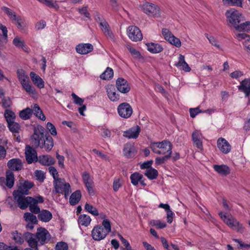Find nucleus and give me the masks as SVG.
Instances as JSON below:
<instances>
[{
    "label": "nucleus",
    "mask_w": 250,
    "mask_h": 250,
    "mask_svg": "<svg viewBox=\"0 0 250 250\" xmlns=\"http://www.w3.org/2000/svg\"><path fill=\"white\" fill-rule=\"evenodd\" d=\"M150 148L155 153L159 155H169L172 153V145L169 141L164 140L161 142L152 143Z\"/></svg>",
    "instance_id": "obj_1"
},
{
    "label": "nucleus",
    "mask_w": 250,
    "mask_h": 250,
    "mask_svg": "<svg viewBox=\"0 0 250 250\" xmlns=\"http://www.w3.org/2000/svg\"><path fill=\"white\" fill-rule=\"evenodd\" d=\"M53 185L54 187L53 192L55 193H64L66 198L71 192L70 184L66 183L64 179L59 178L54 180Z\"/></svg>",
    "instance_id": "obj_2"
},
{
    "label": "nucleus",
    "mask_w": 250,
    "mask_h": 250,
    "mask_svg": "<svg viewBox=\"0 0 250 250\" xmlns=\"http://www.w3.org/2000/svg\"><path fill=\"white\" fill-rule=\"evenodd\" d=\"M219 214L224 222L231 229L238 232H242L243 231L244 228L242 225L232 216H227L226 214H223L222 212H220Z\"/></svg>",
    "instance_id": "obj_3"
},
{
    "label": "nucleus",
    "mask_w": 250,
    "mask_h": 250,
    "mask_svg": "<svg viewBox=\"0 0 250 250\" xmlns=\"http://www.w3.org/2000/svg\"><path fill=\"white\" fill-rule=\"evenodd\" d=\"M226 16L227 21L233 26L234 28L241 21H244L242 14L238 10L233 8L226 11Z\"/></svg>",
    "instance_id": "obj_4"
},
{
    "label": "nucleus",
    "mask_w": 250,
    "mask_h": 250,
    "mask_svg": "<svg viewBox=\"0 0 250 250\" xmlns=\"http://www.w3.org/2000/svg\"><path fill=\"white\" fill-rule=\"evenodd\" d=\"M44 130V128L42 126L35 128L34 133L31 137V144L33 146L36 147L42 146L43 141L45 137Z\"/></svg>",
    "instance_id": "obj_5"
},
{
    "label": "nucleus",
    "mask_w": 250,
    "mask_h": 250,
    "mask_svg": "<svg viewBox=\"0 0 250 250\" xmlns=\"http://www.w3.org/2000/svg\"><path fill=\"white\" fill-rule=\"evenodd\" d=\"M13 195L14 199L17 201L19 207L21 209L26 208L33 201L32 197H25L24 195L20 194L19 192H13Z\"/></svg>",
    "instance_id": "obj_6"
},
{
    "label": "nucleus",
    "mask_w": 250,
    "mask_h": 250,
    "mask_svg": "<svg viewBox=\"0 0 250 250\" xmlns=\"http://www.w3.org/2000/svg\"><path fill=\"white\" fill-rule=\"evenodd\" d=\"M141 7L143 12L149 16L157 17L160 15V8L153 3L146 2Z\"/></svg>",
    "instance_id": "obj_7"
},
{
    "label": "nucleus",
    "mask_w": 250,
    "mask_h": 250,
    "mask_svg": "<svg viewBox=\"0 0 250 250\" xmlns=\"http://www.w3.org/2000/svg\"><path fill=\"white\" fill-rule=\"evenodd\" d=\"M129 38L133 42L141 41L143 35L139 28L136 26H129L127 30Z\"/></svg>",
    "instance_id": "obj_8"
},
{
    "label": "nucleus",
    "mask_w": 250,
    "mask_h": 250,
    "mask_svg": "<svg viewBox=\"0 0 250 250\" xmlns=\"http://www.w3.org/2000/svg\"><path fill=\"white\" fill-rule=\"evenodd\" d=\"M117 110L119 115L122 118H128L132 114V108L127 103H123L119 105Z\"/></svg>",
    "instance_id": "obj_9"
},
{
    "label": "nucleus",
    "mask_w": 250,
    "mask_h": 250,
    "mask_svg": "<svg viewBox=\"0 0 250 250\" xmlns=\"http://www.w3.org/2000/svg\"><path fill=\"white\" fill-rule=\"evenodd\" d=\"M1 9L9 16L18 28H21L22 27V20L20 17L17 16L15 12L6 7H2Z\"/></svg>",
    "instance_id": "obj_10"
},
{
    "label": "nucleus",
    "mask_w": 250,
    "mask_h": 250,
    "mask_svg": "<svg viewBox=\"0 0 250 250\" xmlns=\"http://www.w3.org/2000/svg\"><path fill=\"white\" fill-rule=\"evenodd\" d=\"M25 154L26 161L28 164L37 161L38 158L37 152L34 148L29 145H26L25 146Z\"/></svg>",
    "instance_id": "obj_11"
},
{
    "label": "nucleus",
    "mask_w": 250,
    "mask_h": 250,
    "mask_svg": "<svg viewBox=\"0 0 250 250\" xmlns=\"http://www.w3.org/2000/svg\"><path fill=\"white\" fill-rule=\"evenodd\" d=\"M108 233L104 230L103 226H95L92 231V236L95 240L100 241L104 238Z\"/></svg>",
    "instance_id": "obj_12"
},
{
    "label": "nucleus",
    "mask_w": 250,
    "mask_h": 250,
    "mask_svg": "<svg viewBox=\"0 0 250 250\" xmlns=\"http://www.w3.org/2000/svg\"><path fill=\"white\" fill-rule=\"evenodd\" d=\"M83 183L87 188L88 193L90 195H93L94 191L93 189V178L90 176L89 173L84 172L82 175Z\"/></svg>",
    "instance_id": "obj_13"
},
{
    "label": "nucleus",
    "mask_w": 250,
    "mask_h": 250,
    "mask_svg": "<svg viewBox=\"0 0 250 250\" xmlns=\"http://www.w3.org/2000/svg\"><path fill=\"white\" fill-rule=\"evenodd\" d=\"M116 85L118 90L122 93H126L130 89L127 81L122 78H119L116 80Z\"/></svg>",
    "instance_id": "obj_14"
},
{
    "label": "nucleus",
    "mask_w": 250,
    "mask_h": 250,
    "mask_svg": "<svg viewBox=\"0 0 250 250\" xmlns=\"http://www.w3.org/2000/svg\"><path fill=\"white\" fill-rule=\"evenodd\" d=\"M36 236L40 243L42 245L50 239L48 231L43 228H40L37 230Z\"/></svg>",
    "instance_id": "obj_15"
},
{
    "label": "nucleus",
    "mask_w": 250,
    "mask_h": 250,
    "mask_svg": "<svg viewBox=\"0 0 250 250\" xmlns=\"http://www.w3.org/2000/svg\"><path fill=\"white\" fill-rule=\"evenodd\" d=\"M217 145L219 150L224 154H228L231 150V146L229 143L223 138H219L217 140Z\"/></svg>",
    "instance_id": "obj_16"
},
{
    "label": "nucleus",
    "mask_w": 250,
    "mask_h": 250,
    "mask_svg": "<svg viewBox=\"0 0 250 250\" xmlns=\"http://www.w3.org/2000/svg\"><path fill=\"white\" fill-rule=\"evenodd\" d=\"M141 131L140 127L138 125L133 126L123 132V136L128 139H136Z\"/></svg>",
    "instance_id": "obj_17"
},
{
    "label": "nucleus",
    "mask_w": 250,
    "mask_h": 250,
    "mask_svg": "<svg viewBox=\"0 0 250 250\" xmlns=\"http://www.w3.org/2000/svg\"><path fill=\"white\" fill-rule=\"evenodd\" d=\"M7 166L11 171H20L22 168L21 161L19 159H12L8 161Z\"/></svg>",
    "instance_id": "obj_18"
},
{
    "label": "nucleus",
    "mask_w": 250,
    "mask_h": 250,
    "mask_svg": "<svg viewBox=\"0 0 250 250\" xmlns=\"http://www.w3.org/2000/svg\"><path fill=\"white\" fill-rule=\"evenodd\" d=\"M93 49V45L90 43H81L76 47L77 52L80 54H86L91 52Z\"/></svg>",
    "instance_id": "obj_19"
},
{
    "label": "nucleus",
    "mask_w": 250,
    "mask_h": 250,
    "mask_svg": "<svg viewBox=\"0 0 250 250\" xmlns=\"http://www.w3.org/2000/svg\"><path fill=\"white\" fill-rule=\"evenodd\" d=\"M109 99L112 102H117L120 99V95L116 93L113 85L109 84L105 87Z\"/></svg>",
    "instance_id": "obj_20"
},
{
    "label": "nucleus",
    "mask_w": 250,
    "mask_h": 250,
    "mask_svg": "<svg viewBox=\"0 0 250 250\" xmlns=\"http://www.w3.org/2000/svg\"><path fill=\"white\" fill-rule=\"evenodd\" d=\"M33 186V184L32 182L28 181H24L23 183H21L19 186L18 190H15L14 192H19L20 194L27 195L28 194L29 190Z\"/></svg>",
    "instance_id": "obj_21"
},
{
    "label": "nucleus",
    "mask_w": 250,
    "mask_h": 250,
    "mask_svg": "<svg viewBox=\"0 0 250 250\" xmlns=\"http://www.w3.org/2000/svg\"><path fill=\"white\" fill-rule=\"evenodd\" d=\"M123 152L126 158H129L134 156L136 153V149L134 144L126 143L124 147Z\"/></svg>",
    "instance_id": "obj_22"
},
{
    "label": "nucleus",
    "mask_w": 250,
    "mask_h": 250,
    "mask_svg": "<svg viewBox=\"0 0 250 250\" xmlns=\"http://www.w3.org/2000/svg\"><path fill=\"white\" fill-rule=\"evenodd\" d=\"M238 89L245 94L246 97H249L250 94V78L245 79L240 83L238 86Z\"/></svg>",
    "instance_id": "obj_23"
},
{
    "label": "nucleus",
    "mask_w": 250,
    "mask_h": 250,
    "mask_svg": "<svg viewBox=\"0 0 250 250\" xmlns=\"http://www.w3.org/2000/svg\"><path fill=\"white\" fill-rule=\"evenodd\" d=\"M24 238L27 242L30 247L34 250H38L37 243L38 241L34 237V235L30 232H25L24 233Z\"/></svg>",
    "instance_id": "obj_24"
},
{
    "label": "nucleus",
    "mask_w": 250,
    "mask_h": 250,
    "mask_svg": "<svg viewBox=\"0 0 250 250\" xmlns=\"http://www.w3.org/2000/svg\"><path fill=\"white\" fill-rule=\"evenodd\" d=\"M37 161L42 165L46 166L53 165L56 162L54 158L48 155L40 156Z\"/></svg>",
    "instance_id": "obj_25"
},
{
    "label": "nucleus",
    "mask_w": 250,
    "mask_h": 250,
    "mask_svg": "<svg viewBox=\"0 0 250 250\" xmlns=\"http://www.w3.org/2000/svg\"><path fill=\"white\" fill-rule=\"evenodd\" d=\"M54 146L53 138L49 135H45L42 143V146H40L41 148H44L46 151H50Z\"/></svg>",
    "instance_id": "obj_26"
},
{
    "label": "nucleus",
    "mask_w": 250,
    "mask_h": 250,
    "mask_svg": "<svg viewBox=\"0 0 250 250\" xmlns=\"http://www.w3.org/2000/svg\"><path fill=\"white\" fill-rule=\"evenodd\" d=\"M175 66L185 72H190L191 70V68L185 60L184 56L182 54L179 55L178 62L175 64Z\"/></svg>",
    "instance_id": "obj_27"
},
{
    "label": "nucleus",
    "mask_w": 250,
    "mask_h": 250,
    "mask_svg": "<svg viewBox=\"0 0 250 250\" xmlns=\"http://www.w3.org/2000/svg\"><path fill=\"white\" fill-rule=\"evenodd\" d=\"M30 78L33 83L40 89L44 87V83L43 80L35 72H31L30 73Z\"/></svg>",
    "instance_id": "obj_28"
},
{
    "label": "nucleus",
    "mask_w": 250,
    "mask_h": 250,
    "mask_svg": "<svg viewBox=\"0 0 250 250\" xmlns=\"http://www.w3.org/2000/svg\"><path fill=\"white\" fill-rule=\"evenodd\" d=\"M143 178V175L138 172H135L132 174L130 177L131 182L134 186L138 185L139 182H140L141 185L145 186L146 184L142 180Z\"/></svg>",
    "instance_id": "obj_29"
},
{
    "label": "nucleus",
    "mask_w": 250,
    "mask_h": 250,
    "mask_svg": "<svg viewBox=\"0 0 250 250\" xmlns=\"http://www.w3.org/2000/svg\"><path fill=\"white\" fill-rule=\"evenodd\" d=\"M213 168L216 172L222 176L228 175L230 172V170L229 167L225 165H215L213 166Z\"/></svg>",
    "instance_id": "obj_30"
},
{
    "label": "nucleus",
    "mask_w": 250,
    "mask_h": 250,
    "mask_svg": "<svg viewBox=\"0 0 250 250\" xmlns=\"http://www.w3.org/2000/svg\"><path fill=\"white\" fill-rule=\"evenodd\" d=\"M202 134L199 131H196L192 133V138L194 144L199 149L203 148L202 141L201 140Z\"/></svg>",
    "instance_id": "obj_31"
},
{
    "label": "nucleus",
    "mask_w": 250,
    "mask_h": 250,
    "mask_svg": "<svg viewBox=\"0 0 250 250\" xmlns=\"http://www.w3.org/2000/svg\"><path fill=\"white\" fill-rule=\"evenodd\" d=\"M147 50L152 53H158L163 50V47L158 43L153 42L148 43L146 44Z\"/></svg>",
    "instance_id": "obj_32"
},
{
    "label": "nucleus",
    "mask_w": 250,
    "mask_h": 250,
    "mask_svg": "<svg viewBox=\"0 0 250 250\" xmlns=\"http://www.w3.org/2000/svg\"><path fill=\"white\" fill-rule=\"evenodd\" d=\"M30 108L32 109V113H33L37 117L42 121L45 120V117L38 104H34L31 105Z\"/></svg>",
    "instance_id": "obj_33"
},
{
    "label": "nucleus",
    "mask_w": 250,
    "mask_h": 250,
    "mask_svg": "<svg viewBox=\"0 0 250 250\" xmlns=\"http://www.w3.org/2000/svg\"><path fill=\"white\" fill-rule=\"evenodd\" d=\"M52 218V213L48 210L43 209L38 214V218L42 222H48Z\"/></svg>",
    "instance_id": "obj_34"
},
{
    "label": "nucleus",
    "mask_w": 250,
    "mask_h": 250,
    "mask_svg": "<svg viewBox=\"0 0 250 250\" xmlns=\"http://www.w3.org/2000/svg\"><path fill=\"white\" fill-rule=\"evenodd\" d=\"M81 193L80 190H76L73 192L69 198V203L71 205L74 206L78 203L81 198Z\"/></svg>",
    "instance_id": "obj_35"
},
{
    "label": "nucleus",
    "mask_w": 250,
    "mask_h": 250,
    "mask_svg": "<svg viewBox=\"0 0 250 250\" xmlns=\"http://www.w3.org/2000/svg\"><path fill=\"white\" fill-rule=\"evenodd\" d=\"M6 185L9 188L13 187L14 181L15 177L13 172L11 170H8L6 172Z\"/></svg>",
    "instance_id": "obj_36"
},
{
    "label": "nucleus",
    "mask_w": 250,
    "mask_h": 250,
    "mask_svg": "<svg viewBox=\"0 0 250 250\" xmlns=\"http://www.w3.org/2000/svg\"><path fill=\"white\" fill-rule=\"evenodd\" d=\"M17 75L21 83L29 80L28 75L26 74L25 71L22 69H19L17 70Z\"/></svg>",
    "instance_id": "obj_37"
},
{
    "label": "nucleus",
    "mask_w": 250,
    "mask_h": 250,
    "mask_svg": "<svg viewBox=\"0 0 250 250\" xmlns=\"http://www.w3.org/2000/svg\"><path fill=\"white\" fill-rule=\"evenodd\" d=\"M91 221V219L89 216L86 214H82L79 217L78 223L82 226L87 227L90 224Z\"/></svg>",
    "instance_id": "obj_38"
},
{
    "label": "nucleus",
    "mask_w": 250,
    "mask_h": 250,
    "mask_svg": "<svg viewBox=\"0 0 250 250\" xmlns=\"http://www.w3.org/2000/svg\"><path fill=\"white\" fill-rule=\"evenodd\" d=\"M22 85L23 88L25 90V91L30 94H35V88L31 84L29 80L28 81H26L24 83H21Z\"/></svg>",
    "instance_id": "obj_39"
},
{
    "label": "nucleus",
    "mask_w": 250,
    "mask_h": 250,
    "mask_svg": "<svg viewBox=\"0 0 250 250\" xmlns=\"http://www.w3.org/2000/svg\"><path fill=\"white\" fill-rule=\"evenodd\" d=\"M100 25L104 33L110 37H112V33L110 31L109 26L107 22L105 21H101L100 23Z\"/></svg>",
    "instance_id": "obj_40"
},
{
    "label": "nucleus",
    "mask_w": 250,
    "mask_h": 250,
    "mask_svg": "<svg viewBox=\"0 0 250 250\" xmlns=\"http://www.w3.org/2000/svg\"><path fill=\"white\" fill-rule=\"evenodd\" d=\"M32 115V109L29 107L21 110L19 114L20 117L23 120H26L30 118Z\"/></svg>",
    "instance_id": "obj_41"
},
{
    "label": "nucleus",
    "mask_w": 250,
    "mask_h": 250,
    "mask_svg": "<svg viewBox=\"0 0 250 250\" xmlns=\"http://www.w3.org/2000/svg\"><path fill=\"white\" fill-rule=\"evenodd\" d=\"M113 70L110 67H107L106 70L101 75L100 78L103 80H108L113 76Z\"/></svg>",
    "instance_id": "obj_42"
},
{
    "label": "nucleus",
    "mask_w": 250,
    "mask_h": 250,
    "mask_svg": "<svg viewBox=\"0 0 250 250\" xmlns=\"http://www.w3.org/2000/svg\"><path fill=\"white\" fill-rule=\"evenodd\" d=\"M235 29L238 31L248 32L250 30V21H246L235 26Z\"/></svg>",
    "instance_id": "obj_43"
},
{
    "label": "nucleus",
    "mask_w": 250,
    "mask_h": 250,
    "mask_svg": "<svg viewBox=\"0 0 250 250\" xmlns=\"http://www.w3.org/2000/svg\"><path fill=\"white\" fill-rule=\"evenodd\" d=\"M158 171L156 169L150 167L146 170L145 175L148 177L149 179H154L156 178L158 176Z\"/></svg>",
    "instance_id": "obj_44"
},
{
    "label": "nucleus",
    "mask_w": 250,
    "mask_h": 250,
    "mask_svg": "<svg viewBox=\"0 0 250 250\" xmlns=\"http://www.w3.org/2000/svg\"><path fill=\"white\" fill-rule=\"evenodd\" d=\"M225 4L237 7H242L243 0H222Z\"/></svg>",
    "instance_id": "obj_45"
},
{
    "label": "nucleus",
    "mask_w": 250,
    "mask_h": 250,
    "mask_svg": "<svg viewBox=\"0 0 250 250\" xmlns=\"http://www.w3.org/2000/svg\"><path fill=\"white\" fill-rule=\"evenodd\" d=\"M4 117L8 124L14 121L16 116L12 111L10 109H6L4 112Z\"/></svg>",
    "instance_id": "obj_46"
},
{
    "label": "nucleus",
    "mask_w": 250,
    "mask_h": 250,
    "mask_svg": "<svg viewBox=\"0 0 250 250\" xmlns=\"http://www.w3.org/2000/svg\"><path fill=\"white\" fill-rule=\"evenodd\" d=\"M8 127L9 130L13 133H19L21 129L20 125L14 121L8 123Z\"/></svg>",
    "instance_id": "obj_47"
},
{
    "label": "nucleus",
    "mask_w": 250,
    "mask_h": 250,
    "mask_svg": "<svg viewBox=\"0 0 250 250\" xmlns=\"http://www.w3.org/2000/svg\"><path fill=\"white\" fill-rule=\"evenodd\" d=\"M85 209L94 216H98L99 215V212L97 209L88 203H86L84 206Z\"/></svg>",
    "instance_id": "obj_48"
},
{
    "label": "nucleus",
    "mask_w": 250,
    "mask_h": 250,
    "mask_svg": "<svg viewBox=\"0 0 250 250\" xmlns=\"http://www.w3.org/2000/svg\"><path fill=\"white\" fill-rule=\"evenodd\" d=\"M24 217L25 220L28 222L37 224L38 220L35 215L30 212H26L24 214Z\"/></svg>",
    "instance_id": "obj_49"
},
{
    "label": "nucleus",
    "mask_w": 250,
    "mask_h": 250,
    "mask_svg": "<svg viewBox=\"0 0 250 250\" xmlns=\"http://www.w3.org/2000/svg\"><path fill=\"white\" fill-rule=\"evenodd\" d=\"M162 33L165 39L168 42L169 40L172 39V37L174 36L172 33L167 28L163 29L162 30Z\"/></svg>",
    "instance_id": "obj_50"
},
{
    "label": "nucleus",
    "mask_w": 250,
    "mask_h": 250,
    "mask_svg": "<svg viewBox=\"0 0 250 250\" xmlns=\"http://www.w3.org/2000/svg\"><path fill=\"white\" fill-rule=\"evenodd\" d=\"M68 249L67 244L62 241L58 242L55 246V250H68Z\"/></svg>",
    "instance_id": "obj_51"
},
{
    "label": "nucleus",
    "mask_w": 250,
    "mask_h": 250,
    "mask_svg": "<svg viewBox=\"0 0 250 250\" xmlns=\"http://www.w3.org/2000/svg\"><path fill=\"white\" fill-rule=\"evenodd\" d=\"M102 226L104 227V230L107 233H109L111 231V224L110 221L108 219H104L103 220L102 222Z\"/></svg>",
    "instance_id": "obj_52"
},
{
    "label": "nucleus",
    "mask_w": 250,
    "mask_h": 250,
    "mask_svg": "<svg viewBox=\"0 0 250 250\" xmlns=\"http://www.w3.org/2000/svg\"><path fill=\"white\" fill-rule=\"evenodd\" d=\"M40 2L44 4L47 6L55 8H59V6L56 2H53L52 0H38Z\"/></svg>",
    "instance_id": "obj_53"
},
{
    "label": "nucleus",
    "mask_w": 250,
    "mask_h": 250,
    "mask_svg": "<svg viewBox=\"0 0 250 250\" xmlns=\"http://www.w3.org/2000/svg\"><path fill=\"white\" fill-rule=\"evenodd\" d=\"M30 211L35 214H39L41 212L40 208L37 204L30 203L28 206Z\"/></svg>",
    "instance_id": "obj_54"
},
{
    "label": "nucleus",
    "mask_w": 250,
    "mask_h": 250,
    "mask_svg": "<svg viewBox=\"0 0 250 250\" xmlns=\"http://www.w3.org/2000/svg\"><path fill=\"white\" fill-rule=\"evenodd\" d=\"M72 99L73 100V102L75 104H78L79 105H82L83 103V100L80 97H79L76 94L74 93H73L71 94Z\"/></svg>",
    "instance_id": "obj_55"
},
{
    "label": "nucleus",
    "mask_w": 250,
    "mask_h": 250,
    "mask_svg": "<svg viewBox=\"0 0 250 250\" xmlns=\"http://www.w3.org/2000/svg\"><path fill=\"white\" fill-rule=\"evenodd\" d=\"M171 156L169 155H166L163 157H157L155 159V164L160 165L168 159Z\"/></svg>",
    "instance_id": "obj_56"
},
{
    "label": "nucleus",
    "mask_w": 250,
    "mask_h": 250,
    "mask_svg": "<svg viewBox=\"0 0 250 250\" xmlns=\"http://www.w3.org/2000/svg\"><path fill=\"white\" fill-rule=\"evenodd\" d=\"M169 42L177 47H180L181 46V42L180 39L174 36L172 37V39L169 40Z\"/></svg>",
    "instance_id": "obj_57"
},
{
    "label": "nucleus",
    "mask_w": 250,
    "mask_h": 250,
    "mask_svg": "<svg viewBox=\"0 0 250 250\" xmlns=\"http://www.w3.org/2000/svg\"><path fill=\"white\" fill-rule=\"evenodd\" d=\"M50 174L53 177L54 180H56L57 179H59V174L57 169L53 167H50L48 168Z\"/></svg>",
    "instance_id": "obj_58"
},
{
    "label": "nucleus",
    "mask_w": 250,
    "mask_h": 250,
    "mask_svg": "<svg viewBox=\"0 0 250 250\" xmlns=\"http://www.w3.org/2000/svg\"><path fill=\"white\" fill-rule=\"evenodd\" d=\"M46 127L52 135H57V130L55 126L52 123L50 122L47 123L46 125Z\"/></svg>",
    "instance_id": "obj_59"
},
{
    "label": "nucleus",
    "mask_w": 250,
    "mask_h": 250,
    "mask_svg": "<svg viewBox=\"0 0 250 250\" xmlns=\"http://www.w3.org/2000/svg\"><path fill=\"white\" fill-rule=\"evenodd\" d=\"M13 238L17 243L21 244L24 242L21 233H14L13 234Z\"/></svg>",
    "instance_id": "obj_60"
},
{
    "label": "nucleus",
    "mask_w": 250,
    "mask_h": 250,
    "mask_svg": "<svg viewBox=\"0 0 250 250\" xmlns=\"http://www.w3.org/2000/svg\"><path fill=\"white\" fill-rule=\"evenodd\" d=\"M151 224L157 227L158 229H163L166 227L165 223L162 222L160 221H153L151 222Z\"/></svg>",
    "instance_id": "obj_61"
},
{
    "label": "nucleus",
    "mask_w": 250,
    "mask_h": 250,
    "mask_svg": "<svg viewBox=\"0 0 250 250\" xmlns=\"http://www.w3.org/2000/svg\"><path fill=\"white\" fill-rule=\"evenodd\" d=\"M13 44L17 47H22L24 46V42L18 37H16L13 41Z\"/></svg>",
    "instance_id": "obj_62"
},
{
    "label": "nucleus",
    "mask_w": 250,
    "mask_h": 250,
    "mask_svg": "<svg viewBox=\"0 0 250 250\" xmlns=\"http://www.w3.org/2000/svg\"><path fill=\"white\" fill-rule=\"evenodd\" d=\"M46 26V22L43 20H41L37 22L35 25V29L36 30H41L45 28Z\"/></svg>",
    "instance_id": "obj_63"
},
{
    "label": "nucleus",
    "mask_w": 250,
    "mask_h": 250,
    "mask_svg": "<svg viewBox=\"0 0 250 250\" xmlns=\"http://www.w3.org/2000/svg\"><path fill=\"white\" fill-rule=\"evenodd\" d=\"M35 174L37 179L40 181H43L45 178L44 173L41 170H36Z\"/></svg>",
    "instance_id": "obj_64"
}]
</instances>
